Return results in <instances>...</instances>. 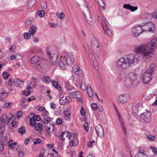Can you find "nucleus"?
I'll use <instances>...</instances> for the list:
<instances>
[{"instance_id": "nucleus-59", "label": "nucleus", "mask_w": 157, "mask_h": 157, "mask_svg": "<svg viewBox=\"0 0 157 157\" xmlns=\"http://www.w3.org/2000/svg\"><path fill=\"white\" fill-rule=\"evenodd\" d=\"M75 74L79 75V77H82V72L81 70L79 69L78 70V71L77 72V73H76Z\"/></svg>"}, {"instance_id": "nucleus-60", "label": "nucleus", "mask_w": 157, "mask_h": 157, "mask_svg": "<svg viewBox=\"0 0 157 157\" xmlns=\"http://www.w3.org/2000/svg\"><path fill=\"white\" fill-rule=\"evenodd\" d=\"M9 75L7 72H3L2 74L3 77L6 79H7L9 77Z\"/></svg>"}, {"instance_id": "nucleus-53", "label": "nucleus", "mask_w": 157, "mask_h": 157, "mask_svg": "<svg viewBox=\"0 0 157 157\" xmlns=\"http://www.w3.org/2000/svg\"><path fill=\"white\" fill-rule=\"evenodd\" d=\"M30 37V36L29 34L28 33H24V38L25 39H28Z\"/></svg>"}, {"instance_id": "nucleus-40", "label": "nucleus", "mask_w": 157, "mask_h": 157, "mask_svg": "<svg viewBox=\"0 0 157 157\" xmlns=\"http://www.w3.org/2000/svg\"><path fill=\"white\" fill-rule=\"evenodd\" d=\"M51 121V119L49 117H45L42 121V122L45 124H48Z\"/></svg>"}, {"instance_id": "nucleus-30", "label": "nucleus", "mask_w": 157, "mask_h": 157, "mask_svg": "<svg viewBox=\"0 0 157 157\" xmlns=\"http://www.w3.org/2000/svg\"><path fill=\"white\" fill-rule=\"evenodd\" d=\"M35 0H29L27 3V6L29 8H31L35 3Z\"/></svg>"}, {"instance_id": "nucleus-52", "label": "nucleus", "mask_w": 157, "mask_h": 157, "mask_svg": "<svg viewBox=\"0 0 157 157\" xmlns=\"http://www.w3.org/2000/svg\"><path fill=\"white\" fill-rule=\"evenodd\" d=\"M22 94L23 95L28 96L31 94V92L30 91L27 92L26 91L24 90L22 91Z\"/></svg>"}, {"instance_id": "nucleus-27", "label": "nucleus", "mask_w": 157, "mask_h": 157, "mask_svg": "<svg viewBox=\"0 0 157 157\" xmlns=\"http://www.w3.org/2000/svg\"><path fill=\"white\" fill-rule=\"evenodd\" d=\"M139 153L136 155L140 157V155H146L144 153L145 152V148L143 147H140L139 151Z\"/></svg>"}, {"instance_id": "nucleus-22", "label": "nucleus", "mask_w": 157, "mask_h": 157, "mask_svg": "<svg viewBox=\"0 0 157 157\" xmlns=\"http://www.w3.org/2000/svg\"><path fill=\"white\" fill-rule=\"evenodd\" d=\"M33 21V19L32 18H28L25 21V26L28 28L30 25Z\"/></svg>"}, {"instance_id": "nucleus-7", "label": "nucleus", "mask_w": 157, "mask_h": 157, "mask_svg": "<svg viewBox=\"0 0 157 157\" xmlns=\"http://www.w3.org/2000/svg\"><path fill=\"white\" fill-rule=\"evenodd\" d=\"M116 64L118 67L123 70L127 69L129 67L126 57L120 58Z\"/></svg>"}, {"instance_id": "nucleus-42", "label": "nucleus", "mask_w": 157, "mask_h": 157, "mask_svg": "<svg viewBox=\"0 0 157 157\" xmlns=\"http://www.w3.org/2000/svg\"><path fill=\"white\" fill-rule=\"evenodd\" d=\"M36 120L33 118H31L30 119V125L31 126H33L35 124L36 122Z\"/></svg>"}, {"instance_id": "nucleus-17", "label": "nucleus", "mask_w": 157, "mask_h": 157, "mask_svg": "<svg viewBox=\"0 0 157 157\" xmlns=\"http://www.w3.org/2000/svg\"><path fill=\"white\" fill-rule=\"evenodd\" d=\"M123 7L124 9L131 10L132 12H134L138 8L137 6L134 7L129 4H125L123 5Z\"/></svg>"}, {"instance_id": "nucleus-43", "label": "nucleus", "mask_w": 157, "mask_h": 157, "mask_svg": "<svg viewBox=\"0 0 157 157\" xmlns=\"http://www.w3.org/2000/svg\"><path fill=\"white\" fill-rule=\"evenodd\" d=\"M38 16L41 17H43L45 15V12L44 10H41L38 12Z\"/></svg>"}, {"instance_id": "nucleus-56", "label": "nucleus", "mask_w": 157, "mask_h": 157, "mask_svg": "<svg viewBox=\"0 0 157 157\" xmlns=\"http://www.w3.org/2000/svg\"><path fill=\"white\" fill-rule=\"evenodd\" d=\"M40 5L41 8L43 9H46L47 7V5L45 2L41 3Z\"/></svg>"}, {"instance_id": "nucleus-37", "label": "nucleus", "mask_w": 157, "mask_h": 157, "mask_svg": "<svg viewBox=\"0 0 157 157\" xmlns=\"http://www.w3.org/2000/svg\"><path fill=\"white\" fill-rule=\"evenodd\" d=\"M79 69V67L77 65H75L73 67V71L75 74L77 73V72L78 71V70Z\"/></svg>"}, {"instance_id": "nucleus-33", "label": "nucleus", "mask_w": 157, "mask_h": 157, "mask_svg": "<svg viewBox=\"0 0 157 157\" xmlns=\"http://www.w3.org/2000/svg\"><path fill=\"white\" fill-rule=\"evenodd\" d=\"M7 116L6 115H4L2 116V120L1 121V124H3L4 125H5V124L7 123Z\"/></svg>"}, {"instance_id": "nucleus-19", "label": "nucleus", "mask_w": 157, "mask_h": 157, "mask_svg": "<svg viewBox=\"0 0 157 157\" xmlns=\"http://www.w3.org/2000/svg\"><path fill=\"white\" fill-rule=\"evenodd\" d=\"M74 61L73 55L72 54H70L66 59V63L69 66L72 65Z\"/></svg>"}, {"instance_id": "nucleus-26", "label": "nucleus", "mask_w": 157, "mask_h": 157, "mask_svg": "<svg viewBox=\"0 0 157 157\" xmlns=\"http://www.w3.org/2000/svg\"><path fill=\"white\" fill-rule=\"evenodd\" d=\"M98 2L100 8L104 10L105 9V5L103 0H98Z\"/></svg>"}, {"instance_id": "nucleus-31", "label": "nucleus", "mask_w": 157, "mask_h": 157, "mask_svg": "<svg viewBox=\"0 0 157 157\" xmlns=\"http://www.w3.org/2000/svg\"><path fill=\"white\" fill-rule=\"evenodd\" d=\"M43 63L41 61H40L35 65V68L38 70L40 69L43 67Z\"/></svg>"}, {"instance_id": "nucleus-6", "label": "nucleus", "mask_w": 157, "mask_h": 157, "mask_svg": "<svg viewBox=\"0 0 157 157\" xmlns=\"http://www.w3.org/2000/svg\"><path fill=\"white\" fill-rule=\"evenodd\" d=\"M126 57L129 67L136 65L139 61V59L137 56L133 54H129Z\"/></svg>"}, {"instance_id": "nucleus-2", "label": "nucleus", "mask_w": 157, "mask_h": 157, "mask_svg": "<svg viewBox=\"0 0 157 157\" xmlns=\"http://www.w3.org/2000/svg\"><path fill=\"white\" fill-rule=\"evenodd\" d=\"M98 19L99 23L101 25L105 34L110 36L112 31L107 20L104 17L100 16L98 17Z\"/></svg>"}, {"instance_id": "nucleus-25", "label": "nucleus", "mask_w": 157, "mask_h": 157, "mask_svg": "<svg viewBox=\"0 0 157 157\" xmlns=\"http://www.w3.org/2000/svg\"><path fill=\"white\" fill-rule=\"evenodd\" d=\"M65 88L67 91H71L73 90V87L70 85L68 82H65Z\"/></svg>"}, {"instance_id": "nucleus-46", "label": "nucleus", "mask_w": 157, "mask_h": 157, "mask_svg": "<svg viewBox=\"0 0 157 157\" xmlns=\"http://www.w3.org/2000/svg\"><path fill=\"white\" fill-rule=\"evenodd\" d=\"M87 94L90 97L92 98L93 97L94 94L92 89L89 90H87Z\"/></svg>"}, {"instance_id": "nucleus-41", "label": "nucleus", "mask_w": 157, "mask_h": 157, "mask_svg": "<svg viewBox=\"0 0 157 157\" xmlns=\"http://www.w3.org/2000/svg\"><path fill=\"white\" fill-rule=\"evenodd\" d=\"M31 115L33 114V118L35 120H36L37 121H39L40 120V116L38 115H35L33 113L32 114L30 113Z\"/></svg>"}, {"instance_id": "nucleus-4", "label": "nucleus", "mask_w": 157, "mask_h": 157, "mask_svg": "<svg viewBox=\"0 0 157 157\" xmlns=\"http://www.w3.org/2000/svg\"><path fill=\"white\" fill-rule=\"evenodd\" d=\"M84 47L88 54L89 58L91 64L95 70L98 69V63L90 47L86 44L84 45Z\"/></svg>"}, {"instance_id": "nucleus-36", "label": "nucleus", "mask_w": 157, "mask_h": 157, "mask_svg": "<svg viewBox=\"0 0 157 157\" xmlns=\"http://www.w3.org/2000/svg\"><path fill=\"white\" fill-rule=\"evenodd\" d=\"M138 106L137 105H136L134 106H133L132 107V113L133 114L135 113V114H136L139 111L138 109Z\"/></svg>"}, {"instance_id": "nucleus-55", "label": "nucleus", "mask_w": 157, "mask_h": 157, "mask_svg": "<svg viewBox=\"0 0 157 157\" xmlns=\"http://www.w3.org/2000/svg\"><path fill=\"white\" fill-rule=\"evenodd\" d=\"M84 127L86 131L88 132L89 130L88 124L87 122H85L84 124Z\"/></svg>"}, {"instance_id": "nucleus-58", "label": "nucleus", "mask_w": 157, "mask_h": 157, "mask_svg": "<svg viewBox=\"0 0 157 157\" xmlns=\"http://www.w3.org/2000/svg\"><path fill=\"white\" fill-rule=\"evenodd\" d=\"M62 120L60 118H59L57 119L56 122L57 125H59L61 124L62 123Z\"/></svg>"}, {"instance_id": "nucleus-3", "label": "nucleus", "mask_w": 157, "mask_h": 157, "mask_svg": "<svg viewBox=\"0 0 157 157\" xmlns=\"http://www.w3.org/2000/svg\"><path fill=\"white\" fill-rule=\"evenodd\" d=\"M155 67V65L152 64L150 66V68L152 67V69L150 68L148 69L144 74L143 76V82L145 84H147L152 79L154 73V68Z\"/></svg>"}, {"instance_id": "nucleus-29", "label": "nucleus", "mask_w": 157, "mask_h": 157, "mask_svg": "<svg viewBox=\"0 0 157 157\" xmlns=\"http://www.w3.org/2000/svg\"><path fill=\"white\" fill-rule=\"evenodd\" d=\"M35 129L38 131H40L42 129V125L40 123H38L34 125Z\"/></svg>"}, {"instance_id": "nucleus-34", "label": "nucleus", "mask_w": 157, "mask_h": 157, "mask_svg": "<svg viewBox=\"0 0 157 157\" xmlns=\"http://www.w3.org/2000/svg\"><path fill=\"white\" fill-rule=\"evenodd\" d=\"M18 132L22 135L25 132V128L24 126H21L18 129Z\"/></svg>"}, {"instance_id": "nucleus-48", "label": "nucleus", "mask_w": 157, "mask_h": 157, "mask_svg": "<svg viewBox=\"0 0 157 157\" xmlns=\"http://www.w3.org/2000/svg\"><path fill=\"white\" fill-rule=\"evenodd\" d=\"M91 107L93 110H96L98 108L97 104L94 103L92 104L91 105Z\"/></svg>"}, {"instance_id": "nucleus-1", "label": "nucleus", "mask_w": 157, "mask_h": 157, "mask_svg": "<svg viewBox=\"0 0 157 157\" xmlns=\"http://www.w3.org/2000/svg\"><path fill=\"white\" fill-rule=\"evenodd\" d=\"M157 46V37H154L146 45L141 44L136 47L134 49L136 53H141L144 59L152 57L153 56L155 49Z\"/></svg>"}, {"instance_id": "nucleus-14", "label": "nucleus", "mask_w": 157, "mask_h": 157, "mask_svg": "<svg viewBox=\"0 0 157 157\" xmlns=\"http://www.w3.org/2000/svg\"><path fill=\"white\" fill-rule=\"evenodd\" d=\"M95 131L97 136L103 137L104 136L103 128L100 124L96 126L95 127Z\"/></svg>"}, {"instance_id": "nucleus-15", "label": "nucleus", "mask_w": 157, "mask_h": 157, "mask_svg": "<svg viewBox=\"0 0 157 157\" xmlns=\"http://www.w3.org/2000/svg\"><path fill=\"white\" fill-rule=\"evenodd\" d=\"M71 101V98L69 97H63L60 99L59 103L61 105H65L70 103Z\"/></svg>"}, {"instance_id": "nucleus-24", "label": "nucleus", "mask_w": 157, "mask_h": 157, "mask_svg": "<svg viewBox=\"0 0 157 157\" xmlns=\"http://www.w3.org/2000/svg\"><path fill=\"white\" fill-rule=\"evenodd\" d=\"M40 59L38 56H35L32 58L31 60V62L32 63L35 64L36 63L40 61Z\"/></svg>"}, {"instance_id": "nucleus-11", "label": "nucleus", "mask_w": 157, "mask_h": 157, "mask_svg": "<svg viewBox=\"0 0 157 157\" xmlns=\"http://www.w3.org/2000/svg\"><path fill=\"white\" fill-rule=\"evenodd\" d=\"M50 61L53 65H56L58 61V56L57 53H53L52 54L49 51H47Z\"/></svg>"}, {"instance_id": "nucleus-18", "label": "nucleus", "mask_w": 157, "mask_h": 157, "mask_svg": "<svg viewBox=\"0 0 157 157\" xmlns=\"http://www.w3.org/2000/svg\"><path fill=\"white\" fill-rule=\"evenodd\" d=\"M118 119L119 121L120 122V123L121 124V127L122 128V130L123 131V132L124 133V135L126 136V135H127V130H126V128L124 127V122L122 121V120L121 117V116H120V114H118Z\"/></svg>"}, {"instance_id": "nucleus-13", "label": "nucleus", "mask_w": 157, "mask_h": 157, "mask_svg": "<svg viewBox=\"0 0 157 157\" xmlns=\"http://www.w3.org/2000/svg\"><path fill=\"white\" fill-rule=\"evenodd\" d=\"M130 99V96L128 95L121 94L117 99V101L122 103L127 102Z\"/></svg>"}, {"instance_id": "nucleus-61", "label": "nucleus", "mask_w": 157, "mask_h": 157, "mask_svg": "<svg viewBox=\"0 0 157 157\" xmlns=\"http://www.w3.org/2000/svg\"><path fill=\"white\" fill-rule=\"evenodd\" d=\"M0 131H5V126L3 124H0Z\"/></svg>"}, {"instance_id": "nucleus-62", "label": "nucleus", "mask_w": 157, "mask_h": 157, "mask_svg": "<svg viewBox=\"0 0 157 157\" xmlns=\"http://www.w3.org/2000/svg\"><path fill=\"white\" fill-rule=\"evenodd\" d=\"M29 85L31 86L32 88L34 87L36 85V82H32Z\"/></svg>"}, {"instance_id": "nucleus-39", "label": "nucleus", "mask_w": 157, "mask_h": 157, "mask_svg": "<svg viewBox=\"0 0 157 157\" xmlns=\"http://www.w3.org/2000/svg\"><path fill=\"white\" fill-rule=\"evenodd\" d=\"M51 126L52 127V130H51L50 131H45L46 132V135H50L51 133L54 131L55 129L54 124L52 123L51 124Z\"/></svg>"}, {"instance_id": "nucleus-49", "label": "nucleus", "mask_w": 157, "mask_h": 157, "mask_svg": "<svg viewBox=\"0 0 157 157\" xmlns=\"http://www.w3.org/2000/svg\"><path fill=\"white\" fill-rule=\"evenodd\" d=\"M10 141L12 142L11 140H10V141L9 142V147L10 148H13L14 147L13 146H15V145H16L17 144V142H14V143H12L11 144L10 143Z\"/></svg>"}, {"instance_id": "nucleus-21", "label": "nucleus", "mask_w": 157, "mask_h": 157, "mask_svg": "<svg viewBox=\"0 0 157 157\" xmlns=\"http://www.w3.org/2000/svg\"><path fill=\"white\" fill-rule=\"evenodd\" d=\"M36 31V27L34 25L30 27L29 29V33L31 35H34Z\"/></svg>"}, {"instance_id": "nucleus-38", "label": "nucleus", "mask_w": 157, "mask_h": 157, "mask_svg": "<svg viewBox=\"0 0 157 157\" xmlns=\"http://www.w3.org/2000/svg\"><path fill=\"white\" fill-rule=\"evenodd\" d=\"M10 51L14 53L16 51V46L15 45H13L9 48Z\"/></svg>"}, {"instance_id": "nucleus-5", "label": "nucleus", "mask_w": 157, "mask_h": 157, "mask_svg": "<svg viewBox=\"0 0 157 157\" xmlns=\"http://www.w3.org/2000/svg\"><path fill=\"white\" fill-rule=\"evenodd\" d=\"M136 75L135 73L133 72L129 73L126 78L125 84L128 88L131 87L134 82L136 80Z\"/></svg>"}, {"instance_id": "nucleus-64", "label": "nucleus", "mask_w": 157, "mask_h": 157, "mask_svg": "<svg viewBox=\"0 0 157 157\" xmlns=\"http://www.w3.org/2000/svg\"><path fill=\"white\" fill-rule=\"evenodd\" d=\"M18 154L19 157H23L25 153L23 151H19Z\"/></svg>"}, {"instance_id": "nucleus-50", "label": "nucleus", "mask_w": 157, "mask_h": 157, "mask_svg": "<svg viewBox=\"0 0 157 157\" xmlns=\"http://www.w3.org/2000/svg\"><path fill=\"white\" fill-rule=\"evenodd\" d=\"M80 113L83 116L86 115V111L83 107H82L80 110Z\"/></svg>"}, {"instance_id": "nucleus-57", "label": "nucleus", "mask_w": 157, "mask_h": 157, "mask_svg": "<svg viewBox=\"0 0 157 157\" xmlns=\"http://www.w3.org/2000/svg\"><path fill=\"white\" fill-rule=\"evenodd\" d=\"M151 148L153 151L154 153L155 154L157 155V148L154 147H151Z\"/></svg>"}, {"instance_id": "nucleus-45", "label": "nucleus", "mask_w": 157, "mask_h": 157, "mask_svg": "<svg viewBox=\"0 0 157 157\" xmlns=\"http://www.w3.org/2000/svg\"><path fill=\"white\" fill-rule=\"evenodd\" d=\"M77 93H78L77 92L75 91L72 92L70 93V94L74 98H78V96L77 94Z\"/></svg>"}, {"instance_id": "nucleus-20", "label": "nucleus", "mask_w": 157, "mask_h": 157, "mask_svg": "<svg viewBox=\"0 0 157 157\" xmlns=\"http://www.w3.org/2000/svg\"><path fill=\"white\" fill-rule=\"evenodd\" d=\"M24 82V81L17 78L14 79L13 81L14 85L17 87H21L23 84Z\"/></svg>"}, {"instance_id": "nucleus-9", "label": "nucleus", "mask_w": 157, "mask_h": 157, "mask_svg": "<svg viewBox=\"0 0 157 157\" xmlns=\"http://www.w3.org/2000/svg\"><path fill=\"white\" fill-rule=\"evenodd\" d=\"M143 32L148 31L153 33L155 29V27L154 23L152 22H149L145 24L141 25Z\"/></svg>"}, {"instance_id": "nucleus-44", "label": "nucleus", "mask_w": 157, "mask_h": 157, "mask_svg": "<svg viewBox=\"0 0 157 157\" xmlns=\"http://www.w3.org/2000/svg\"><path fill=\"white\" fill-rule=\"evenodd\" d=\"M152 17L155 19L157 18V9H155L151 14Z\"/></svg>"}, {"instance_id": "nucleus-47", "label": "nucleus", "mask_w": 157, "mask_h": 157, "mask_svg": "<svg viewBox=\"0 0 157 157\" xmlns=\"http://www.w3.org/2000/svg\"><path fill=\"white\" fill-rule=\"evenodd\" d=\"M12 105V103L10 102H6L4 104L3 107L4 108H7L9 106H10Z\"/></svg>"}, {"instance_id": "nucleus-28", "label": "nucleus", "mask_w": 157, "mask_h": 157, "mask_svg": "<svg viewBox=\"0 0 157 157\" xmlns=\"http://www.w3.org/2000/svg\"><path fill=\"white\" fill-rule=\"evenodd\" d=\"M58 65L61 69L63 70H64L66 69V65L62 61H59V62H58Z\"/></svg>"}, {"instance_id": "nucleus-16", "label": "nucleus", "mask_w": 157, "mask_h": 157, "mask_svg": "<svg viewBox=\"0 0 157 157\" xmlns=\"http://www.w3.org/2000/svg\"><path fill=\"white\" fill-rule=\"evenodd\" d=\"M91 45L93 48L99 49V46L98 40L95 38L92 37L91 39Z\"/></svg>"}, {"instance_id": "nucleus-32", "label": "nucleus", "mask_w": 157, "mask_h": 157, "mask_svg": "<svg viewBox=\"0 0 157 157\" xmlns=\"http://www.w3.org/2000/svg\"><path fill=\"white\" fill-rule=\"evenodd\" d=\"M42 81L44 82L47 84H48L51 81V80L50 79L49 77L47 76L44 77L42 78Z\"/></svg>"}, {"instance_id": "nucleus-8", "label": "nucleus", "mask_w": 157, "mask_h": 157, "mask_svg": "<svg viewBox=\"0 0 157 157\" xmlns=\"http://www.w3.org/2000/svg\"><path fill=\"white\" fill-rule=\"evenodd\" d=\"M151 114L150 111L146 109L144 112L139 115V117L141 120L147 123H150L151 121Z\"/></svg>"}, {"instance_id": "nucleus-63", "label": "nucleus", "mask_w": 157, "mask_h": 157, "mask_svg": "<svg viewBox=\"0 0 157 157\" xmlns=\"http://www.w3.org/2000/svg\"><path fill=\"white\" fill-rule=\"evenodd\" d=\"M43 115L44 116H47L49 115V113L48 111L44 109L43 112Z\"/></svg>"}, {"instance_id": "nucleus-51", "label": "nucleus", "mask_w": 157, "mask_h": 157, "mask_svg": "<svg viewBox=\"0 0 157 157\" xmlns=\"http://www.w3.org/2000/svg\"><path fill=\"white\" fill-rule=\"evenodd\" d=\"M41 140L39 139H36L34 140V144H40L41 143Z\"/></svg>"}, {"instance_id": "nucleus-10", "label": "nucleus", "mask_w": 157, "mask_h": 157, "mask_svg": "<svg viewBox=\"0 0 157 157\" xmlns=\"http://www.w3.org/2000/svg\"><path fill=\"white\" fill-rule=\"evenodd\" d=\"M85 12L83 11L82 12V14L88 23L90 25H92L93 22V20L92 18L91 15L90 13V11L87 6L85 7Z\"/></svg>"}, {"instance_id": "nucleus-23", "label": "nucleus", "mask_w": 157, "mask_h": 157, "mask_svg": "<svg viewBox=\"0 0 157 157\" xmlns=\"http://www.w3.org/2000/svg\"><path fill=\"white\" fill-rule=\"evenodd\" d=\"M52 84L56 89L59 90H61V88L59 83L56 81L54 80L52 82Z\"/></svg>"}, {"instance_id": "nucleus-54", "label": "nucleus", "mask_w": 157, "mask_h": 157, "mask_svg": "<svg viewBox=\"0 0 157 157\" xmlns=\"http://www.w3.org/2000/svg\"><path fill=\"white\" fill-rule=\"evenodd\" d=\"M80 87L82 90H84L86 89V85L84 83H82L81 84Z\"/></svg>"}, {"instance_id": "nucleus-35", "label": "nucleus", "mask_w": 157, "mask_h": 157, "mask_svg": "<svg viewBox=\"0 0 157 157\" xmlns=\"http://www.w3.org/2000/svg\"><path fill=\"white\" fill-rule=\"evenodd\" d=\"M57 17L61 20H62L65 16L64 13L63 12H62L60 13L58 12L56 13Z\"/></svg>"}, {"instance_id": "nucleus-12", "label": "nucleus", "mask_w": 157, "mask_h": 157, "mask_svg": "<svg viewBox=\"0 0 157 157\" xmlns=\"http://www.w3.org/2000/svg\"><path fill=\"white\" fill-rule=\"evenodd\" d=\"M143 32L141 26L139 25L133 27L132 31V35L135 37H138Z\"/></svg>"}]
</instances>
